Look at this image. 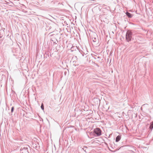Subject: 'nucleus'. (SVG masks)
Wrapping results in <instances>:
<instances>
[{"instance_id": "obj_1", "label": "nucleus", "mask_w": 153, "mask_h": 153, "mask_svg": "<svg viewBox=\"0 0 153 153\" xmlns=\"http://www.w3.org/2000/svg\"><path fill=\"white\" fill-rule=\"evenodd\" d=\"M30 147L27 145L21 147L20 150V153H30Z\"/></svg>"}, {"instance_id": "obj_2", "label": "nucleus", "mask_w": 153, "mask_h": 153, "mask_svg": "<svg viewBox=\"0 0 153 153\" xmlns=\"http://www.w3.org/2000/svg\"><path fill=\"white\" fill-rule=\"evenodd\" d=\"M132 33L131 30H128L126 35V41L129 42L131 41L132 37Z\"/></svg>"}, {"instance_id": "obj_3", "label": "nucleus", "mask_w": 153, "mask_h": 153, "mask_svg": "<svg viewBox=\"0 0 153 153\" xmlns=\"http://www.w3.org/2000/svg\"><path fill=\"white\" fill-rule=\"evenodd\" d=\"M93 134L95 137H99L102 134V131L99 128H97L94 129Z\"/></svg>"}, {"instance_id": "obj_4", "label": "nucleus", "mask_w": 153, "mask_h": 153, "mask_svg": "<svg viewBox=\"0 0 153 153\" xmlns=\"http://www.w3.org/2000/svg\"><path fill=\"white\" fill-rule=\"evenodd\" d=\"M51 43H53V44H57L58 41L57 39L55 38H53L51 39Z\"/></svg>"}, {"instance_id": "obj_5", "label": "nucleus", "mask_w": 153, "mask_h": 153, "mask_svg": "<svg viewBox=\"0 0 153 153\" xmlns=\"http://www.w3.org/2000/svg\"><path fill=\"white\" fill-rule=\"evenodd\" d=\"M94 37L93 36L92 37V39L93 40V41L95 42L97 41V34L96 33H94Z\"/></svg>"}, {"instance_id": "obj_6", "label": "nucleus", "mask_w": 153, "mask_h": 153, "mask_svg": "<svg viewBox=\"0 0 153 153\" xmlns=\"http://www.w3.org/2000/svg\"><path fill=\"white\" fill-rule=\"evenodd\" d=\"M126 15L129 18H132L133 16L132 14L130 13L127 11L126 13Z\"/></svg>"}, {"instance_id": "obj_7", "label": "nucleus", "mask_w": 153, "mask_h": 153, "mask_svg": "<svg viewBox=\"0 0 153 153\" xmlns=\"http://www.w3.org/2000/svg\"><path fill=\"white\" fill-rule=\"evenodd\" d=\"M121 138V136L119 135L117 136L116 138L115 141L116 142H119Z\"/></svg>"}, {"instance_id": "obj_8", "label": "nucleus", "mask_w": 153, "mask_h": 153, "mask_svg": "<svg viewBox=\"0 0 153 153\" xmlns=\"http://www.w3.org/2000/svg\"><path fill=\"white\" fill-rule=\"evenodd\" d=\"M149 128L152 131L153 128V121L151 122Z\"/></svg>"}, {"instance_id": "obj_9", "label": "nucleus", "mask_w": 153, "mask_h": 153, "mask_svg": "<svg viewBox=\"0 0 153 153\" xmlns=\"http://www.w3.org/2000/svg\"><path fill=\"white\" fill-rule=\"evenodd\" d=\"M41 108L42 110H44V106L43 103H42L41 104Z\"/></svg>"}, {"instance_id": "obj_10", "label": "nucleus", "mask_w": 153, "mask_h": 153, "mask_svg": "<svg viewBox=\"0 0 153 153\" xmlns=\"http://www.w3.org/2000/svg\"><path fill=\"white\" fill-rule=\"evenodd\" d=\"M14 107H12L11 108V112L12 113L13 112V111H14Z\"/></svg>"}, {"instance_id": "obj_11", "label": "nucleus", "mask_w": 153, "mask_h": 153, "mask_svg": "<svg viewBox=\"0 0 153 153\" xmlns=\"http://www.w3.org/2000/svg\"><path fill=\"white\" fill-rule=\"evenodd\" d=\"M35 145H36V146H35V147L37 148V145H36V144H35Z\"/></svg>"}, {"instance_id": "obj_12", "label": "nucleus", "mask_w": 153, "mask_h": 153, "mask_svg": "<svg viewBox=\"0 0 153 153\" xmlns=\"http://www.w3.org/2000/svg\"><path fill=\"white\" fill-rule=\"evenodd\" d=\"M82 149L83 150H84L85 152V150H84V149L83 148H82Z\"/></svg>"}, {"instance_id": "obj_13", "label": "nucleus", "mask_w": 153, "mask_h": 153, "mask_svg": "<svg viewBox=\"0 0 153 153\" xmlns=\"http://www.w3.org/2000/svg\"><path fill=\"white\" fill-rule=\"evenodd\" d=\"M1 38V36H0V38Z\"/></svg>"}]
</instances>
